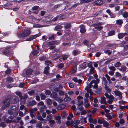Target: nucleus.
<instances>
[{"instance_id": "obj_46", "label": "nucleus", "mask_w": 128, "mask_h": 128, "mask_svg": "<svg viewBox=\"0 0 128 128\" xmlns=\"http://www.w3.org/2000/svg\"><path fill=\"white\" fill-rule=\"evenodd\" d=\"M32 18H33V20L35 21L36 23H38L39 22V21L40 20V19H37L32 16Z\"/></svg>"}, {"instance_id": "obj_29", "label": "nucleus", "mask_w": 128, "mask_h": 128, "mask_svg": "<svg viewBox=\"0 0 128 128\" xmlns=\"http://www.w3.org/2000/svg\"><path fill=\"white\" fill-rule=\"evenodd\" d=\"M103 126L104 127L106 128L109 125V124L106 122V120H104V122H103Z\"/></svg>"}, {"instance_id": "obj_32", "label": "nucleus", "mask_w": 128, "mask_h": 128, "mask_svg": "<svg viewBox=\"0 0 128 128\" xmlns=\"http://www.w3.org/2000/svg\"><path fill=\"white\" fill-rule=\"evenodd\" d=\"M19 102V99H18V97H16L14 100V102H12V103L14 104H16L18 102Z\"/></svg>"}, {"instance_id": "obj_35", "label": "nucleus", "mask_w": 128, "mask_h": 128, "mask_svg": "<svg viewBox=\"0 0 128 128\" xmlns=\"http://www.w3.org/2000/svg\"><path fill=\"white\" fill-rule=\"evenodd\" d=\"M120 70L122 72L126 71V67L125 66H122L120 69Z\"/></svg>"}, {"instance_id": "obj_49", "label": "nucleus", "mask_w": 128, "mask_h": 128, "mask_svg": "<svg viewBox=\"0 0 128 128\" xmlns=\"http://www.w3.org/2000/svg\"><path fill=\"white\" fill-rule=\"evenodd\" d=\"M81 105L79 106L78 105V106L77 108V110H78L80 111L82 110L83 109V107L82 106H80Z\"/></svg>"}, {"instance_id": "obj_53", "label": "nucleus", "mask_w": 128, "mask_h": 128, "mask_svg": "<svg viewBox=\"0 0 128 128\" xmlns=\"http://www.w3.org/2000/svg\"><path fill=\"white\" fill-rule=\"evenodd\" d=\"M28 94L31 96H33L35 94V91L34 90H32L29 92Z\"/></svg>"}, {"instance_id": "obj_56", "label": "nucleus", "mask_w": 128, "mask_h": 128, "mask_svg": "<svg viewBox=\"0 0 128 128\" xmlns=\"http://www.w3.org/2000/svg\"><path fill=\"white\" fill-rule=\"evenodd\" d=\"M95 28L96 29L98 30H101L103 28V27L102 26H98L96 27Z\"/></svg>"}, {"instance_id": "obj_28", "label": "nucleus", "mask_w": 128, "mask_h": 128, "mask_svg": "<svg viewBox=\"0 0 128 128\" xmlns=\"http://www.w3.org/2000/svg\"><path fill=\"white\" fill-rule=\"evenodd\" d=\"M16 95L19 96L20 98L21 99H22L24 98V97L22 95V93L21 92H16Z\"/></svg>"}, {"instance_id": "obj_3", "label": "nucleus", "mask_w": 128, "mask_h": 128, "mask_svg": "<svg viewBox=\"0 0 128 128\" xmlns=\"http://www.w3.org/2000/svg\"><path fill=\"white\" fill-rule=\"evenodd\" d=\"M33 70L32 69L30 68H27L24 70L22 75L23 76H26L31 74Z\"/></svg>"}, {"instance_id": "obj_12", "label": "nucleus", "mask_w": 128, "mask_h": 128, "mask_svg": "<svg viewBox=\"0 0 128 128\" xmlns=\"http://www.w3.org/2000/svg\"><path fill=\"white\" fill-rule=\"evenodd\" d=\"M127 34L126 33H120L118 35V37L119 39H121Z\"/></svg>"}, {"instance_id": "obj_37", "label": "nucleus", "mask_w": 128, "mask_h": 128, "mask_svg": "<svg viewBox=\"0 0 128 128\" xmlns=\"http://www.w3.org/2000/svg\"><path fill=\"white\" fill-rule=\"evenodd\" d=\"M94 67H91L90 70V73L91 74H94Z\"/></svg>"}, {"instance_id": "obj_62", "label": "nucleus", "mask_w": 128, "mask_h": 128, "mask_svg": "<svg viewBox=\"0 0 128 128\" xmlns=\"http://www.w3.org/2000/svg\"><path fill=\"white\" fill-rule=\"evenodd\" d=\"M104 120H102L100 119H98V123L100 124H103V122L104 121Z\"/></svg>"}, {"instance_id": "obj_31", "label": "nucleus", "mask_w": 128, "mask_h": 128, "mask_svg": "<svg viewBox=\"0 0 128 128\" xmlns=\"http://www.w3.org/2000/svg\"><path fill=\"white\" fill-rule=\"evenodd\" d=\"M102 10H100L98 12H97L95 14H94L93 15V16L95 17L98 15H100L102 14Z\"/></svg>"}, {"instance_id": "obj_63", "label": "nucleus", "mask_w": 128, "mask_h": 128, "mask_svg": "<svg viewBox=\"0 0 128 128\" xmlns=\"http://www.w3.org/2000/svg\"><path fill=\"white\" fill-rule=\"evenodd\" d=\"M6 126V125L5 124V123L4 122H2L0 124V126L2 127L3 128H4Z\"/></svg>"}, {"instance_id": "obj_26", "label": "nucleus", "mask_w": 128, "mask_h": 128, "mask_svg": "<svg viewBox=\"0 0 128 128\" xmlns=\"http://www.w3.org/2000/svg\"><path fill=\"white\" fill-rule=\"evenodd\" d=\"M49 67L48 66L46 67L44 70V74H49L48 70L49 69Z\"/></svg>"}, {"instance_id": "obj_61", "label": "nucleus", "mask_w": 128, "mask_h": 128, "mask_svg": "<svg viewBox=\"0 0 128 128\" xmlns=\"http://www.w3.org/2000/svg\"><path fill=\"white\" fill-rule=\"evenodd\" d=\"M105 76L107 80L109 82H110V80H111L110 79V76L108 74H106L105 75Z\"/></svg>"}, {"instance_id": "obj_7", "label": "nucleus", "mask_w": 128, "mask_h": 128, "mask_svg": "<svg viewBox=\"0 0 128 128\" xmlns=\"http://www.w3.org/2000/svg\"><path fill=\"white\" fill-rule=\"evenodd\" d=\"M99 82V80L98 79H96V80H92L90 83L88 84V87L89 88H91L93 86L92 84H97Z\"/></svg>"}, {"instance_id": "obj_24", "label": "nucleus", "mask_w": 128, "mask_h": 128, "mask_svg": "<svg viewBox=\"0 0 128 128\" xmlns=\"http://www.w3.org/2000/svg\"><path fill=\"white\" fill-rule=\"evenodd\" d=\"M123 23L122 20H118L116 21V24L118 25H121Z\"/></svg>"}, {"instance_id": "obj_18", "label": "nucleus", "mask_w": 128, "mask_h": 128, "mask_svg": "<svg viewBox=\"0 0 128 128\" xmlns=\"http://www.w3.org/2000/svg\"><path fill=\"white\" fill-rule=\"evenodd\" d=\"M101 100L100 101V103L101 104H106V98L105 97L103 96L102 97L100 98Z\"/></svg>"}, {"instance_id": "obj_43", "label": "nucleus", "mask_w": 128, "mask_h": 128, "mask_svg": "<svg viewBox=\"0 0 128 128\" xmlns=\"http://www.w3.org/2000/svg\"><path fill=\"white\" fill-rule=\"evenodd\" d=\"M57 99V100H56L58 102H59L61 103L63 102L64 100L62 98L60 97H58Z\"/></svg>"}, {"instance_id": "obj_9", "label": "nucleus", "mask_w": 128, "mask_h": 128, "mask_svg": "<svg viewBox=\"0 0 128 128\" xmlns=\"http://www.w3.org/2000/svg\"><path fill=\"white\" fill-rule=\"evenodd\" d=\"M50 96L51 98H54L56 100H57L58 94L56 92H52Z\"/></svg>"}, {"instance_id": "obj_59", "label": "nucleus", "mask_w": 128, "mask_h": 128, "mask_svg": "<svg viewBox=\"0 0 128 128\" xmlns=\"http://www.w3.org/2000/svg\"><path fill=\"white\" fill-rule=\"evenodd\" d=\"M52 119V116L51 115H48L47 116L46 118V119L48 121H50Z\"/></svg>"}, {"instance_id": "obj_33", "label": "nucleus", "mask_w": 128, "mask_h": 128, "mask_svg": "<svg viewBox=\"0 0 128 128\" xmlns=\"http://www.w3.org/2000/svg\"><path fill=\"white\" fill-rule=\"evenodd\" d=\"M96 4L97 5H101L102 3V1L101 0H97L96 2Z\"/></svg>"}, {"instance_id": "obj_36", "label": "nucleus", "mask_w": 128, "mask_h": 128, "mask_svg": "<svg viewBox=\"0 0 128 128\" xmlns=\"http://www.w3.org/2000/svg\"><path fill=\"white\" fill-rule=\"evenodd\" d=\"M76 66H75L72 69V70L71 71V73L72 74L75 73L76 72Z\"/></svg>"}, {"instance_id": "obj_39", "label": "nucleus", "mask_w": 128, "mask_h": 128, "mask_svg": "<svg viewBox=\"0 0 128 128\" xmlns=\"http://www.w3.org/2000/svg\"><path fill=\"white\" fill-rule=\"evenodd\" d=\"M36 102L35 101H32V102L29 103V105L31 106H33L35 105L36 104Z\"/></svg>"}, {"instance_id": "obj_47", "label": "nucleus", "mask_w": 128, "mask_h": 128, "mask_svg": "<svg viewBox=\"0 0 128 128\" xmlns=\"http://www.w3.org/2000/svg\"><path fill=\"white\" fill-rule=\"evenodd\" d=\"M121 64V63L120 62H118L114 64V66L116 68L120 66Z\"/></svg>"}, {"instance_id": "obj_13", "label": "nucleus", "mask_w": 128, "mask_h": 128, "mask_svg": "<svg viewBox=\"0 0 128 128\" xmlns=\"http://www.w3.org/2000/svg\"><path fill=\"white\" fill-rule=\"evenodd\" d=\"M80 32L82 34L86 32V30L84 26L83 25H82L80 26Z\"/></svg>"}, {"instance_id": "obj_25", "label": "nucleus", "mask_w": 128, "mask_h": 128, "mask_svg": "<svg viewBox=\"0 0 128 128\" xmlns=\"http://www.w3.org/2000/svg\"><path fill=\"white\" fill-rule=\"evenodd\" d=\"M114 30H111L108 33V35L109 36H111L114 35L115 34Z\"/></svg>"}, {"instance_id": "obj_41", "label": "nucleus", "mask_w": 128, "mask_h": 128, "mask_svg": "<svg viewBox=\"0 0 128 128\" xmlns=\"http://www.w3.org/2000/svg\"><path fill=\"white\" fill-rule=\"evenodd\" d=\"M66 124L68 126L72 125L74 124V122L72 121L70 122L68 121H67L66 122Z\"/></svg>"}, {"instance_id": "obj_22", "label": "nucleus", "mask_w": 128, "mask_h": 128, "mask_svg": "<svg viewBox=\"0 0 128 128\" xmlns=\"http://www.w3.org/2000/svg\"><path fill=\"white\" fill-rule=\"evenodd\" d=\"M93 0H82L80 1V4H85L90 2L92 1Z\"/></svg>"}, {"instance_id": "obj_19", "label": "nucleus", "mask_w": 128, "mask_h": 128, "mask_svg": "<svg viewBox=\"0 0 128 128\" xmlns=\"http://www.w3.org/2000/svg\"><path fill=\"white\" fill-rule=\"evenodd\" d=\"M53 18V16L52 15H49L47 16L45 18V20L47 22H49Z\"/></svg>"}, {"instance_id": "obj_21", "label": "nucleus", "mask_w": 128, "mask_h": 128, "mask_svg": "<svg viewBox=\"0 0 128 128\" xmlns=\"http://www.w3.org/2000/svg\"><path fill=\"white\" fill-rule=\"evenodd\" d=\"M65 107V106L63 104H61L58 106L57 108L58 110H62L64 109Z\"/></svg>"}, {"instance_id": "obj_48", "label": "nucleus", "mask_w": 128, "mask_h": 128, "mask_svg": "<svg viewBox=\"0 0 128 128\" xmlns=\"http://www.w3.org/2000/svg\"><path fill=\"white\" fill-rule=\"evenodd\" d=\"M109 69L112 71H114L116 70V68L114 66H111L109 67Z\"/></svg>"}, {"instance_id": "obj_64", "label": "nucleus", "mask_w": 128, "mask_h": 128, "mask_svg": "<svg viewBox=\"0 0 128 128\" xmlns=\"http://www.w3.org/2000/svg\"><path fill=\"white\" fill-rule=\"evenodd\" d=\"M11 72V70L10 69H8L6 71V74H10Z\"/></svg>"}, {"instance_id": "obj_16", "label": "nucleus", "mask_w": 128, "mask_h": 128, "mask_svg": "<svg viewBox=\"0 0 128 128\" xmlns=\"http://www.w3.org/2000/svg\"><path fill=\"white\" fill-rule=\"evenodd\" d=\"M61 117L60 116H57L55 118V120L57 121L58 124H60L61 123Z\"/></svg>"}, {"instance_id": "obj_1", "label": "nucleus", "mask_w": 128, "mask_h": 128, "mask_svg": "<svg viewBox=\"0 0 128 128\" xmlns=\"http://www.w3.org/2000/svg\"><path fill=\"white\" fill-rule=\"evenodd\" d=\"M10 46H8L4 48L2 51V53L4 55H6L9 57H11L9 55H12L13 54V52Z\"/></svg>"}, {"instance_id": "obj_44", "label": "nucleus", "mask_w": 128, "mask_h": 128, "mask_svg": "<svg viewBox=\"0 0 128 128\" xmlns=\"http://www.w3.org/2000/svg\"><path fill=\"white\" fill-rule=\"evenodd\" d=\"M62 4H58L54 6V10H56L58 8L61 7Z\"/></svg>"}, {"instance_id": "obj_52", "label": "nucleus", "mask_w": 128, "mask_h": 128, "mask_svg": "<svg viewBox=\"0 0 128 128\" xmlns=\"http://www.w3.org/2000/svg\"><path fill=\"white\" fill-rule=\"evenodd\" d=\"M36 126L37 128H42V124L41 123H40V122L39 123H38L36 124Z\"/></svg>"}, {"instance_id": "obj_10", "label": "nucleus", "mask_w": 128, "mask_h": 128, "mask_svg": "<svg viewBox=\"0 0 128 128\" xmlns=\"http://www.w3.org/2000/svg\"><path fill=\"white\" fill-rule=\"evenodd\" d=\"M40 36L38 34H36L35 36H31L30 37L27 39V41H31L34 39H35L37 38L39 36Z\"/></svg>"}, {"instance_id": "obj_14", "label": "nucleus", "mask_w": 128, "mask_h": 128, "mask_svg": "<svg viewBox=\"0 0 128 128\" xmlns=\"http://www.w3.org/2000/svg\"><path fill=\"white\" fill-rule=\"evenodd\" d=\"M88 64V63L85 62L81 64L80 65V66L82 68L84 69L86 68Z\"/></svg>"}, {"instance_id": "obj_45", "label": "nucleus", "mask_w": 128, "mask_h": 128, "mask_svg": "<svg viewBox=\"0 0 128 128\" xmlns=\"http://www.w3.org/2000/svg\"><path fill=\"white\" fill-rule=\"evenodd\" d=\"M105 89L107 91V92H111V90L110 88L107 86H105Z\"/></svg>"}, {"instance_id": "obj_30", "label": "nucleus", "mask_w": 128, "mask_h": 128, "mask_svg": "<svg viewBox=\"0 0 128 128\" xmlns=\"http://www.w3.org/2000/svg\"><path fill=\"white\" fill-rule=\"evenodd\" d=\"M80 53V52L78 50H74L72 52V54L74 56H76Z\"/></svg>"}, {"instance_id": "obj_34", "label": "nucleus", "mask_w": 128, "mask_h": 128, "mask_svg": "<svg viewBox=\"0 0 128 128\" xmlns=\"http://www.w3.org/2000/svg\"><path fill=\"white\" fill-rule=\"evenodd\" d=\"M58 43V42L56 41H54L51 42H48V46H50L51 45H54Z\"/></svg>"}, {"instance_id": "obj_60", "label": "nucleus", "mask_w": 128, "mask_h": 128, "mask_svg": "<svg viewBox=\"0 0 128 128\" xmlns=\"http://www.w3.org/2000/svg\"><path fill=\"white\" fill-rule=\"evenodd\" d=\"M4 121L7 123H10L12 122V121L11 120H10L8 118H6L4 119Z\"/></svg>"}, {"instance_id": "obj_11", "label": "nucleus", "mask_w": 128, "mask_h": 128, "mask_svg": "<svg viewBox=\"0 0 128 128\" xmlns=\"http://www.w3.org/2000/svg\"><path fill=\"white\" fill-rule=\"evenodd\" d=\"M90 88L89 87L88 85V86L85 88V89L87 90L88 93H89L90 95L92 96L93 94L94 93L92 91Z\"/></svg>"}, {"instance_id": "obj_55", "label": "nucleus", "mask_w": 128, "mask_h": 128, "mask_svg": "<svg viewBox=\"0 0 128 128\" xmlns=\"http://www.w3.org/2000/svg\"><path fill=\"white\" fill-rule=\"evenodd\" d=\"M122 16L124 18H126L128 17V13L126 12L122 14Z\"/></svg>"}, {"instance_id": "obj_15", "label": "nucleus", "mask_w": 128, "mask_h": 128, "mask_svg": "<svg viewBox=\"0 0 128 128\" xmlns=\"http://www.w3.org/2000/svg\"><path fill=\"white\" fill-rule=\"evenodd\" d=\"M72 80H73L75 82H78L79 83H80L82 82V80H78L76 77H74L72 78Z\"/></svg>"}, {"instance_id": "obj_58", "label": "nucleus", "mask_w": 128, "mask_h": 128, "mask_svg": "<svg viewBox=\"0 0 128 128\" xmlns=\"http://www.w3.org/2000/svg\"><path fill=\"white\" fill-rule=\"evenodd\" d=\"M7 81L8 82H12L13 80L12 78L10 77H9L8 78H7Z\"/></svg>"}, {"instance_id": "obj_42", "label": "nucleus", "mask_w": 128, "mask_h": 128, "mask_svg": "<svg viewBox=\"0 0 128 128\" xmlns=\"http://www.w3.org/2000/svg\"><path fill=\"white\" fill-rule=\"evenodd\" d=\"M47 120L46 119H42L40 121V122L41 124H46L47 123Z\"/></svg>"}, {"instance_id": "obj_5", "label": "nucleus", "mask_w": 128, "mask_h": 128, "mask_svg": "<svg viewBox=\"0 0 128 128\" xmlns=\"http://www.w3.org/2000/svg\"><path fill=\"white\" fill-rule=\"evenodd\" d=\"M83 98L81 96H79L77 97L78 104L80 105H82L83 103Z\"/></svg>"}, {"instance_id": "obj_50", "label": "nucleus", "mask_w": 128, "mask_h": 128, "mask_svg": "<svg viewBox=\"0 0 128 128\" xmlns=\"http://www.w3.org/2000/svg\"><path fill=\"white\" fill-rule=\"evenodd\" d=\"M32 53L34 56H36L38 53V51L37 50H35L32 52Z\"/></svg>"}, {"instance_id": "obj_6", "label": "nucleus", "mask_w": 128, "mask_h": 128, "mask_svg": "<svg viewBox=\"0 0 128 128\" xmlns=\"http://www.w3.org/2000/svg\"><path fill=\"white\" fill-rule=\"evenodd\" d=\"M113 92L116 96H119V99L120 100L122 99V94L120 91L115 90Z\"/></svg>"}, {"instance_id": "obj_2", "label": "nucleus", "mask_w": 128, "mask_h": 128, "mask_svg": "<svg viewBox=\"0 0 128 128\" xmlns=\"http://www.w3.org/2000/svg\"><path fill=\"white\" fill-rule=\"evenodd\" d=\"M104 95L106 96L107 98L109 99V100L107 101L108 102L109 104H112L113 101L114 100V96L112 94L109 95L108 93H105Z\"/></svg>"}, {"instance_id": "obj_54", "label": "nucleus", "mask_w": 128, "mask_h": 128, "mask_svg": "<svg viewBox=\"0 0 128 128\" xmlns=\"http://www.w3.org/2000/svg\"><path fill=\"white\" fill-rule=\"evenodd\" d=\"M42 25L39 24H36L34 25L33 27L34 28H39L42 27Z\"/></svg>"}, {"instance_id": "obj_17", "label": "nucleus", "mask_w": 128, "mask_h": 128, "mask_svg": "<svg viewBox=\"0 0 128 128\" xmlns=\"http://www.w3.org/2000/svg\"><path fill=\"white\" fill-rule=\"evenodd\" d=\"M65 98L64 99V101L65 102H67L70 101L71 100V98L70 97L68 96V94H65Z\"/></svg>"}, {"instance_id": "obj_57", "label": "nucleus", "mask_w": 128, "mask_h": 128, "mask_svg": "<svg viewBox=\"0 0 128 128\" xmlns=\"http://www.w3.org/2000/svg\"><path fill=\"white\" fill-rule=\"evenodd\" d=\"M93 78L94 77L93 76H90L89 77L88 81L87 82V84H88L89 83V82L91 81V80L93 79Z\"/></svg>"}, {"instance_id": "obj_40", "label": "nucleus", "mask_w": 128, "mask_h": 128, "mask_svg": "<svg viewBox=\"0 0 128 128\" xmlns=\"http://www.w3.org/2000/svg\"><path fill=\"white\" fill-rule=\"evenodd\" d=\"M41 100H44L46 98V96L44 94L41 93L40 94Z\"/></svg>"}, {"instance_id": "obj_38", "label": "nucleus", "mask_w": 128, "mask_h": 128, "mask_svg": "<svg viewBox=\"0 0 128 128\" xmlns=\"http://www.w3.org/2000/svg\"><path fill=\"white\" fill-rule=\"evenodd\" d=\"M115 76H116V78H121L122 77L121 74L118 72L116 73Z\"/></svg>"}, {"instance_id": "obj_4", "label": "nucleus", "mask_w": 128, "mask_h": 128, "mask_svg": "<svg viewBox=\"0 0 128 128\" xmlns=\"http://www.w3.org/2000/svg\"><path fill=\"white\" fill-rule=\"evenodd\" d=\"M31 34V32L29 30H25L20 35V36H21L22 37L24 38L29 35Z\"/></svg>"}, {"instance_id": "obj_20", "label": "nucleus", "mask_w": 128, "mask_h": 128, "mask_svg": "<svg viewBox=\"0 0 128 128\" xmlns=\"http://www.w3.org/2000/svg\"><path fill=\"white\" fill-rule=\"evenodd\" d=\"M86 118H84L83 117H81L80 119V122L83 124H86L87 122L86 120Z\"/></svg>"}, {"instance_id": "obj_27", "label": "nucleus", "mask_w": 128, "mask_h": 128, "mask_svg": "<svg viewBox=\"0 0 128 128\" xmlns=\"http://www.w3.org/2000/svg\"><path fill=\"white\" fill-rule=\"evenodd\" d=\"M71 24L70 23L66 24H65L64 28H69L71 27Z\"/></svg>"}, {"instance_id": "obj_23", "label": "nucleus", "mask_w": 128, "mask_h": 128, "mask_svg": "<svg viewBox=\"0 0 128 128\" xmlns=\"http://www.w3.org/2000/svg\"><path fill=\"white\" fill-rule=\"evenodd\" d=\"M9 114L10 115H13V116L14 117L16 116L18 114V113L17 112L15 113L14 114H13V112L10 110H9L8 112Z\"/></svg>"}, {"instance_id": "obj_8", "label": "nucleus", "mask_w": 128, "mask_h": 128, "mask_svg": "<svg viewBox=\"0 0 128 128\" xmlns=\"http://www.w3.org/2000/svg\"><path fill=\"white\" fill-rule=\"evenodd\" d=\"M10 100L8 99L4 100L3 102L4 106L5 107L8 106L10 104Z\"/></svg>"}, {"instance_id": "obj_51", "label": "nucleus", "mask_w": 128, "mask_h": 128, "mask_svg": "<svg viewBox=\"0 0 128 128\" xmlns=\"http://www.w3.org/2000/svg\"><path fill=\"white\" fill-rule=\"evenodd\" d=\"M63 28L62 26L59 25L55 27V30H58V29H60L62 28Z\"/></svg>"}]
</instances>
